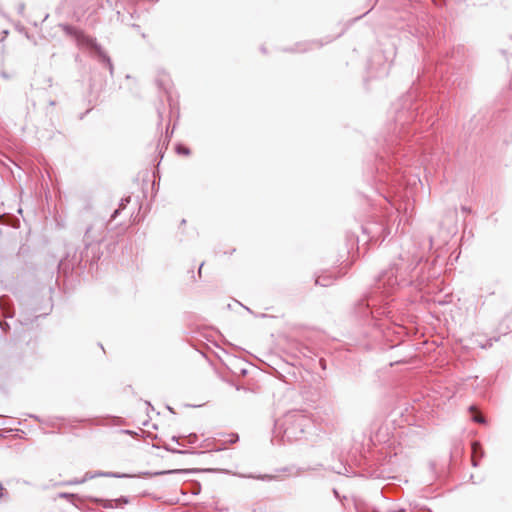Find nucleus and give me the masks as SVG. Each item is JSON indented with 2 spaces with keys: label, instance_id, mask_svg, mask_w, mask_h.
I'll return each instance as SVG.
<instances>
[{
  "label": "nucleus",
  "instance_id": "7ed1b4c3",
  "mask_svg": "<svg viewBox=\"0 0 512 512\" xmlns=\"http://www.w3.org/2000/svg\"><path fill=\"white\" fill-rule=\"evenodd\" d=\"M304 422H307V419H306V418H304V417H300V418L298 419V424H299V426H303V423H304Z\"/></svg>",
  "mask_w": 512,
  "mask_h": 512
},
{
  "label": "nucleus",
  "instance_id": "f03ea898",
  "mask_svg": "<svg viewBox=\"0 0 512 512\" xmlns=\"http://www.w3.org/2000/svg\"><path fill=\"white\" fill-rule=\"evenodd\" d=\"M228 441H229V443H235V442H237V441H238V435H236V434H232V435H230V436H229V440H228Z\"/></svg>",
  "mask_w": 512,
  "mask_h": 512
},
{
  "label": "nucleus",
  "instance_id": "f257e3e1",
  "mask_svg": "<svg viewBox=\"0 0 512 512\" xmlns=\"http://www.w3.org/2000/svg\"><path fill=\"white\" fill-rule=\"evenodd\" d=\"M475 422L482 423L484 421L483 417L480 414H476L473 416Z\"/></svg>",
  "mask_w": 512,
  "mask_h": 512
}]
</instances>
